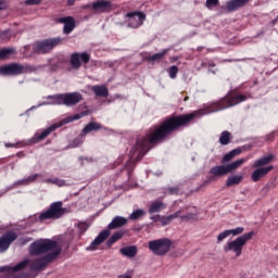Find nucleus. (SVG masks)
Segmentation results:
<instances>
[{
  "label": "nucleus",
  "mask_w": 278,
  "mask_h": 278,
  "mask_svg": "<svg viewBox=\"0 0 278 278\" xmlns=\"http://www.w3.org/2000/svg\"><path fill=\"white\" fill-rule=\"evenodd\" d=\"M29 264V260H24L15 266H3L0 267V273H18V270H23Z\"/></svg>",
  "instance_id": "nucleus-17"
},
{
  "label": "nucleus",
  "mask_w": 278,
  "mask_h": 278,
  "mask_svg": "<svg viewBox=\"0 0 278 278\" xmlns=\"http://www.w3.org/2000/svg\"><path fill=\"white\" fill-rule=\"evenodd\" d=\"M7 149H10V147H14L12 143H5Z\"/></svg>",
  "instance_id": "nucleus-52"
},
{
  "label": "nucleus",
  "mask_w": 278,
  "mask_h": 278,
  "mask_svg": "<svg viewBox=\"0 0 278 278\" xmlns=\"http://www.w3.org/2000/svg\"><path fill=\"white\" fill-rule=\"evenodd\" d=\"M242 101H247L245 96L230 92L222 101L214 102L204 109L187 115L167 118L159 128H155L142 139H138L136 147L130 151V160L126 165V170H131V164L140 161V157H142L149 151V149H151V144L162 142L165 136L173 134V131L179 129V127H185V125H188L192 118H199L201 116H205V114H212V112H220V110L233 108V105H238V103H242Z\"/></svg>",
  "instance_id": "nucleus-1"
},
{
  "label": "nucleus",
  "mask_w": 278,
  "mask_h": 278,
  "mask_svg": "<svg viewBox=\"0 0 278 278\" xmlns=\"http://www.w3.org/2000/svg\"><path fill=\"white\" fill-rule=\"evenodd\" d=\"M242 179H243L242 175L230 176L226 181V186L227 188H231V186H238V184L242 182Z\"/></svg>",
  "instance_id": "nucleus-27"
},
{
  "label": "nucleus",
  "mask_w": 278,
  "mask_h": 278,
  "mask_svg": "<svg viewBox=\"0 0 278 278\" xmlns=\"http://www.w3.org/2000/svg\"><path fill=\"white\" fill-rule=\"evenodd\" d=\"M90 62V54L83 52H76L71 56V64L73 68H79L81 64H88Z\"/></svg>",
  "instance_id": "nucleus-10"
},
{
  "label": "nucleus",
  "mask_w": 278,
  "mask_h": 278,
  "mask_svg": "<svg viewBox=\"0 0 278 278\" xmlns=\"http://www.w3.org/2000/svg\"><path fill=\"white\" fill-rule=\"evenodd\" d=\"M43 181H45V184H53V178H48V179H46Z\"/></svg>",
  "instance_id": "nucleus-51"
},
{
  "label": "nucleus",
  "mask_w": 278,
  "mask_h": 278,
  "mask_svg": "<svg viewBox=\"0 0 278 278\" xmlns=\"http://www.w3.org/2000/svg\"><path fill=\"white\" fill-rule=\"evenodd\" d=\"M253 236H255V231H250L239 236L232 241H228L226 247H224L225 253H235L236 257H240V255H242V249L247 247L249 240H253Z\"/></svg>",
  "instance_id": "nucleus-4"
},
{
  "label": "nucleus",
  "mask_w": 278,
  "mask_h": 278,
  "mask_svg": "<svg viewBox=\"0 0 278 278\" xmlns=\"http://www.w3.org/2000/svg\"><path fill=\"white\" fill-rule=\"evenodd\" d=\"M96 14H103L105 12H112L114 10V4L109 0H97L88 5Z\"/></svg>",
  "instance_id": "nucleus-9"
},
{
  "label": "nucleus",
  "mask_w": 278,
  "mask_h": 278,
  "mask_svg": "<svg viewBox=\"0 0 278 278\" xmlns=\"http://www.w3.org/2000/svg\"><path fill=\"white\" fill-rule=\"evenodd\" d=\"M83 143H84V139L77 138V139H75V140L73 141V143L71 144V147H72L73 149H75V147H79V144H83Z\"/></svg>",
  "instance_id": "nucleus-42"
},
{
  "label": "nucleus",
  "mask_w": 278,
  "mask_h": 278,
  "mask_svg": "<svg viewBox=\"0 0 278 278\" xmlns=\"http://www.w3.org/2000/svg\"><path fill=\"white\" fill-rule=\"evenodd\" d=\"M249 1L251 0H230L226 3V10L228 12H236V10H239V8L247 5Z\"/></svg>",
  "instance_id": "nucleus-19"
},
{
  "label": "nucleus",
  "mask_w": 278,
  "mask_h": 278,
  "mask_svg": "<svg viewBox=\"0 0 278 278\" xmlns=\"http://www.w3.org/2000/svg\"><path fill=\"white\" fill-rule=\"evenodd\" d=\"M275 160V154H268L265 156H262L261 159H257L254 164L252 165L253 168H265L264 166H268L271 162Z\"/></svg>",
  "instance_id": "nucleus-18"
},
{
  "label": "nucleus",
  "mask_w": 278,
  "mask_h": 278,
  "mask_svg": "<svg viewBox=\"0 0 278 278\" xmlns=\"http://www.w3.org/2000/svg\"><path fill=\"white\" fill-rule=\"evenodd\" d=\"M48 102H43L41 105H66L73 108L84 100V97L79 92L60 93L54 96H48Z\"/></svg>",
  "instance_id": "nucleus-3"
},
{
  "label": "nucleus",
  "mask_w": 278,
  "mask_h": 278,
  "mask_svg": "<svg viewBox=\"0 0 278 278\" xmlns=\"http://www.w3.org/2000/svg\"><path fill=\"white\" fill-rule=\"evenodd\" d=\"M59 23L64 25L63 34H71L75 29V18L73 16L61 17L59 18Z\"/></svg>",
  "instance_id": "nucleus-16"
},
{
  "label": "nucleus",
  "mask_w": 278,
  "mask_h": 278,
  "mask_svg": "<svg viewBox=\"0 0 278 278\" xmlns=\"http://www.w3.org/2000/svg\"><path fill=\"white\" fill-rule=\"evenodd\" d=\"M168 194H177L179 192V189L177 187H170L167 189Z\"/></svg>",
  "instance_id": "nucleus-44"
},
{
  "label": "nucleus",
  "mask_w": 278,
  "mask_h": 278,
  "mask_svg": "<svg viewBox=\"0 0 278 278\" xmlns=\"http://www.w3.org/2000/svg\"><path fill=\"white\" fill-rule=\"evenodd\" d=\"M99 129H101V124L94 123V122H90L83 129V134H90V131H99Z\"/></svg>",
  "instance_id": "nucleus-29"
},
{
  "label": "nucleus",
  "mask_w": 278,
  "mask_h": 278,
  "mask_svg": "<svg viewBox=\"0 0 278 278\" xmlns=\"http://www.w3.org/2000/svg\"><path fill=\"white\" fill-rule=\"evenodd\" d=\"M211 175L215 177H223V175H229V167L227 165L214 166L210 170Z\"/></svg>",
  "instance_id": "nucleus-21"
},
{
  "label": "nucleus",
  "mask_w": 278,
  "mask_h": 278,
  "mask_svg": "<svg viewBox=\"0 0 278 278\" xmlns=\"http://www.w3.org/2000/svg\"><path fill=\"white\" fill-rule=\"evenodd\" d=\"M225 238H229V232L228 230H224L223 232H220L217 236V242H223V240H225Z\"/></svg>",
  "instance_id": "nucleus-39"
},
{
  "label": "nucleus",
  "mask_w": 278,
  "mask_h": 278,
  "mask_svg": "<svg viewBox=\"0 0 278 278\" xmlns=\"http://www.w3.org/2000/svg\"><path fill=\"white\" fill-rule=\"evenodd\" d=\"M127 223V218L122 216H116L113 218V220L109 224V229H118V227H125V224Z\"/></svg>",
  "instance_id": "nucleus-22"
},
{
  "label": "nucleus",
  "mask_w": 278,
  "mask_h": 278,
  "mask_svg": "<svg viewBox=\"0 0 278 278\" xmlns=\"http://www.w3.org/2000/svg\"><path fill=\"white\" fill-rule=\"evenodd\" d=\"M149 250L153 253V255H159V257H164L166 253L173 249V241L168 238H161L149 241L148 243Z\"/></svg>",
  "instance_id": "nucleus-6"
},
{
  "label": "nucleus",
  "mask_w": 278,
  "mask_h": 278,
  "mask_svg": "<svg viewBox=\"0 0 278 278\" xmlns=\"http://www.w3.org/2000/svg\"><path fill=\"white\" fill-rule=\"evenodd\" d=\"M162 210H166V204L160 200H155L150 203L148 212L149 214H157Z\"/></svg>",
  "instance_id": "nucleus-20"
},
{
  "label": "nucleus",
  "mask_w": 278,
  "mask_h": 278,
  "mask_svg": "<svg viewBox=\"0 0 278 278\" xmlns=\"http://www.w3.org/2000/svg\"><path fill=\"white\" fill-rule=\"evenodd\" d=\"M91 90H93L96 97H108L109 91H108V87L105 86H93L91 87Z\"/></svg>",
  "instance_id": "nucleus-28"
},
{
  "label": "nucleus",
  "mask_w": 278,
  "mask_h": 278,
  "mask_svg": "<svg viewBox=\"0 0 278 278\" xmlns=\"http://www.w3.org/2000/svg\"><path fill=\"white\" fill-rule=\"evenodd\" d=\"M25 5H40L42 3V0H25Z\"/></svg>",
  "instance_id": "nucleus-40"
},
{
  "label": "nucleus",
  "mask_w": 278,
  "mask_h": 278,
  "mask_svg": "<svg viewBox=\"0 0 278 278\" xmlns=\"http://www.w3.org/2000/svg\"><path fill=\"white\" fill-rule=\"evenodd\" d=\"M168 53V49L163 50L162 52L155 53L153 55L148 56V62L151 64H155V62H160L164 60V56Z\"/></svg>",
  "instance_id": "nucleus-25"
},
{
  "label": "nucleus",
  "mask_w": 278,
  "mask_h": 278,
  "mask_svg": "<svg viewBox=\"0 0 278 278\" xmlns=\"http://www.w3.org/2000/svg\"><path fill=\"white\" fill-rule=\"evenodd\" d=\"M37 177H40V174H34L27 178L21 179L14 184V186H29V184L36 181Z\"/></svg>",
  "instance_id": "nucleus-26"
},
{
  "label": "nucleus",
  "mask_w": 278,
  "mask_h": 278,
  "mask_svg": "<svg viewBox=\"0 0 278 278\" xmlns=\"http://www.w3.org/2000/svg\"><path fill=\"white\" fill-rule=\"evenodd\" d=\"M128 25L132 27L134 29L140 27L142 23H144V20L147 18V15L144 13H128L127 15Z\"/></svg>",
  "instance_id": "nucleus-12"
},
{
  "label": "nucleus",
  "mask_w": 278,
  "mask_h": 278,
  "mask_svg": "<svg viewBox=\"0 0 278 278\" xmlns=\"http://www.w3.org/2000/svg\"><path fill=\"white\" fill-rule=\"evenodd\" d=\"M254 168L256 169L252 173L251 179L252 181H260V179H262L263 177H266V175H268L269 172L275 168V166L268 165L266 167H254Z\"/></svg>",
  "instance_id": "nucleus-14"
},
{
  "label": "nucleus",
  "mask_w": 278,
  "mask_h": 278,
  "mask_svg": "<svg viewBox=\"0 0 278 278\" xmlns=\"http://www.w3.org/2000/svg\"><path fill=\"white\" fill-rule=\"evenodd\" d=\"M144 214H147V212H144V210H142V208H139V210L132 212L129 215V218H130V220H139V218H142V216H144Z\"/></svg>",
  "instance_id": "nucleus-31"
},
{
  "label": "nucleus",
  "mask_w": 278,
  "mask_h": 278,
  "mask_svg": "<svg viewBox=\"0 0 278 278\" xmlns=\"http://www.w3.org/2000/svg\"><path fill=\"white\" fill-rule=\"evenodd\" d=\"M175 218H179V213H174L168 216H161V225L163 227H166V225H170V223H173V220H175Z\"/></svg>",
  "instance_id": "nucleus-30"
},
{
  "label": "nucleus",
  "mask_w": 278,
  "mask_h": 278,
  "mask_svg": "<svg viewBox=\"0 0 278 278\" xmlns=\"http://www.w3.org/2000/svg\"><path fill=\"white\" fill-rule=\"evenodd\" d=\"M151 220H153V223H161L162 222V215H152Z\"/></svg>",
  "instance_id": "nucleus-43"
},
{
  "label": "nucleus",
  "mask_w": 278,
  "mask_h": 278,
  "mask_svg": "<svg viewBox=\"0 0 278 278\" xmlns=\"http://www.w3.org/2000/svg\"><path fill=\"white\" fill-rule=\"evenodd\" d=\"M182 218H186L187 220H194V218H197V215L190 213V214L184 216Z\"/></svg>",
  "instance_id": "nucleus-48"
},
{
  "label": "nucleus",
  "mask_w": 278,
  "mask_h": 278,
  "mask_svg": "<svg viewBox=\"0 0 278 278\" xmlns=\"http://www.w3.org/2000/svg\"><path fill=\"white\" fill-rule=\"evenodd\" d=\"M84 116H88V111H84L76 115L65 117L59 124H53L52 126L48 127L40 135L36 134L35 140H37V141L45 140V138H47V136H50L51 134H53V131H55V129H60V127H62V125H68V123H73V121H79V118H84Z\"/></svg>",
  "instance_id": "nucleus-5"
},
{
  "label": "nucleus",
  "mask_w": 278,
  "mask_h": 278,
  "mask_svg": "<svg viewBox=\"0 0 278 278\" xmlns=\"http://www.w3.org/2000/svg\"><path fill=\"white\" fill-rule=\"evenodd\" d=\"M25 71V67L21 64H9L0 67V75H21Z\"/></svg>",
  "instance_id": "nucleus-11"
},
{
  "label": "nucleus",
  "mask_w": 278,
  "mask_h": 278,
  "mask_svg": "<svg viewBox=\"0 0 278 278\" xmlns=\"http://www.w3.org/2000/svg\"><path fill=\"white\" fill-rule=\"evenodd\" d=\"M30 255H42L47 253L43 257H38L30 263V269L42 270L49 262H53L60 253H62V245H59L56 241L51 239H38L29 245Z\"/></svg>",
  "instance_id": "nucleus-2"
},
{
  "label": "nucleus",
  "mask_w": 278,
  "mask_h": 278,
  "mask_svg": "<svg viewBox=\"0 0 278 278\" xmlns=\"http://www.w3.org/2000/svg\"><path fill=\"white\" fill-rule=\"evenodd\" d=\"M230 153L232 154L233 157H236L237 155H240V153H242V149H240V148L235 149V150L230 151Z\"/></svg>",
  "instance_id": "nucleus-45"
},
{
  "label": "nucleus",
  "mask_w": 278,
  "mask_h": 278,
  "mask_svg": "<svg viewBox=\"0 0 278 278\" xmlns=\"http://www.w3.org/2000/svg\"><path fill=\"white\" fill-rule=\"evenodd\" d=\"M75 1L77 0H66L67 5H75Z\"/></svg>",
  "instance_id": "nucleus-50"
},
{
  "label": "nucleus",
  "mask_w": 278,
  "mask_h": 278,
  "mask_svg": "<svg viewBox=\"0 0 278 278\" xmlns=\"http://www.w3.org/2000/svg\"><path fill=\"white\" fill-rule=\"evenodd\" d=\"M110 238V230L101 231L98 237L91 242L90 247L87 248V251H94L99 244H103L105 240Z\"/></svg>",
  "instance_id": "nucleus-15"
},
{
  "label": "nucleus",
  "mask_w": 278,
  "mask_h": 278,
  "mask_svg": "<svg viewBox=\"0 0 278 278\" xmlns=\"http://www.w3.org/2000/svg\"><path fill=\"white\" fill-rule=\"evenodd\" d=\"M119 253H122L124 257H136V255L138 254V248L136 245H128L122 248L119 250Z\"/></svg>",
  "instance_id": "nucleus-23"
},
{
  "label": "nucleus",
  "mask_w": 278,
  "mask_h": 278,
  "mask_svg": "<svg viewBox=\"0 0 278 278\" xmlns=\"http://www.w3.org/2000/svg\"><path fill=\"white\" fill-rule=\"evenodd\" d=\"M52 184L55 186H59V188H62L63 186H66V181L62 180L60 178H52Z\"/></svg>",
  "instance_id": "nucleus-38"
},
{
  "label": "nucleus",
  "mask_w": 278,
  "mask_h": 278,
  "mask_svg": "<svg viewBox=\"0 0 278 278\" xmlns=\"http://www.w3.org/2000/svg\"><path fill=\"white\" fill-rule=\"evenodd\" d=\"M30 239H28L26 242H29Z\"/></svg>",
  "instance_id": "nucleus-53"
},
{
  "label": "nucleus",
  "mask_w": 278,
  "mask_h": 278,
  "mask_svg": "<svg viewBox=\"0 0 278 278\" xmlns=\"http://www.w3.org/2000/svg\"><path fill=\"white\" fill-rule=\"evenodd\" d=\"M65 210L62 207V202H54L50 205L49 210L41 212L37 216L39 223H45V220H55L64 216Z\"/></svg>",
  "instance_id": "nucleus-7"
},
{
  "label": "nucleus",
  "mask_w": 278,
  "mask_h": 278,
  "mask_svg": "<svg viewBox=\"0 0 278 278\" xmlns=\"http://www.w3.org/2000/svg\"><path fill=\"white\" fill-rule=\"evenodd\" d=\"M16 240V233L10 231L3 235L0 238V253H3V251H8L10 249V244Z\"/></svg>",
  "instance_id": "nucleus-13"
},
{
  "label": "nucleus",
  "mask_w": 278,
  "mask_h": 278,
  "mask_svg": "<svg viewBox=\"0 0 278 278\" xmlns=\"http://www.w3.org/2000/svg\"><path fill=\"white\" fill-rule=\"evenodd\" d=\"M228 236H232L233 238H236V236H242V233H244V227H237L233 229H228Z\"/></svg>",
  "instance_id": "nucleus-33"
},
{
  "label": "nucleus",
  "mask_w": 278,
  "mask_h": 278,
  "mask_svg": "<svg viewBox=\"0 0 278 278\" xmlns=\"http://www.w3.org/2000/svg\"><path fill=\"white\" fill-rule=\"evenodd\" d=\"M249 160H251V156H247L244 159H239L230 164H228V172L232 173V170H237V168H240V166H242V164H245V162H249Z\"/></svg>",
  "instance_id": "nucleus-24"
},
{
  "label": "nucleus",
  "mask_w": 278,
  "mask_h": 278,
  "mask_svg": "<svg viewBox=\"0 0 278 278\" xmlns=\"http://www.w3.org/2000/svg\"><path fill=\"white\" fill-rule=\"evenodd\" d=\"M59 45H62V38L60 37L38 41L33 46V53H49V51Z\"/></svg>",
  "instance_id": "nucleus-8"
},
{
  "label": "nucleus",
  "mask_w": 278,
  "mask_h": 278,
  "mask_svg": "<svg viewBox=\"0 0 278 278\" xmlns=\"http://www.w3.org/2000/svg\"><path fill=\"white\" fill-rule=\"evenodd\" d=\"M219 3V0H206V8L207 10H214V8H216Z\"/></svg>",
  "instance_id": "nucleus-37"
},
{
  "label": "nucleus",
  "mask_w": 278,
  "mask_h": 278,
  "mask_svg": "<svg viewBox=\"0 0 278 278\" xmlns=\"http://www.w3.org/2000/svg\"><path fill=\"white\" fill-rule=\"evenodd\" d=\"M168 73H169L170 79H176L177 73H179V68L177 66L173 65L169 67Z\"/></svg>",
  "instance_id": "nucleus-36"
},
{
  "label": "nucleus",
  "mask_w": 278,
  "mask_h": 278,
  "mask_svg": "<svg viewBox=\"0 0 278 278\" xmlns=\"http://www.w3.org/2000/svg\"><path fill=\"white\" fill-rule=\"evenodd\" d=\"M78 227L81 231H86L88 229V224L86 223H79Z\"/></svg>",
  "instance_id": "nucleus-46"
},
{
  "label": "nucleus",
  "mask_w": 278,
  "mask_h": 278,
  "mask_svg": "<svg viewBox=\"0 0 278 278\" xmlns=\"http://www.w3.org/2000/svg\"><path fill=\"white\" fill-rule=\"evenodd\" d=\"M5 10V1L0 0V11Z\"/></svg>",
  "instance_id": "nucleus-49"
},
{
  "label": "nucleus",
  "mask_w": 278,
  "mask_h": 278,
  "mask_svg": "<svg viewBox=\"0 0 278 278\" xmlns=\"http://www.w3.org/2000/svg\"><path fill=\"white\" fill-rule=\"evenodd\" d=\"M134 271H127L124 275L118 276V278H132Z\"/></svg>",
  "instance_id": "nucleus-47"
},
{
  "label": "nucleus",
  "mask_w": 278,
  "mask_h": 278,
  "mask_svg": "<svg viewBox=\"0 0 278 278\" xmlns=\"http://www.w3.org/2000/svg\"><path fill=\"white\" fill-rule=\"evenodd\" d=\"M124 232L123 231H117L112 235V237L109 239V244H114V242H118L121 238H123Z\"/></svg>",
  "instance_id": "nucleus-34"
},
{
  "label": "nucleus",
  "mask_w": 278,
  "mask_h": 278,
  "mask_svg": "<svg viewBox=\"0 0 278 278\" xmlns=\"http://www.w3.org/2000/svg\"><path fill=\"white\" fill-rule=\"evenodd\" d=\"M230 136L231 135L229 134V131L222 132L220 138H219L220 144H228Z\"/></svg>",
  "instance_id": "nucleus-35"
},
{
  "label": "nucleus",
  "mask_w": 278,
  "mask_h": 278,
  "mask_svg": "<svg viewBox=\"0 0 278 278\" xmlns=\"http://www.w3.org/2000/svg\"><path fill=\"white\" fill-rule=\"evenodd\" d=\"M235 157L231 152H228L227 154L224 155L222 159V162L225 164L226 162H231V159Z\"/></svg>",
  "instance_id": "nucleus-41"
},
{
  "label": "nucleus",
  "mask_w": 278,
  "mask_h": 278,
  "mask_svg": "<svg viewBox=\"0 0 278 278\" xmlns=\"http://www.w3.org/2000/svg\"><path fill=\"white\" fill-rule=\"evenodd\" d=\"M12 53H14V49L12 48L0 50V60H8V58H10Z\"/></svg>",
  "instance_id": "nucleus-32"
}]
</instances>
